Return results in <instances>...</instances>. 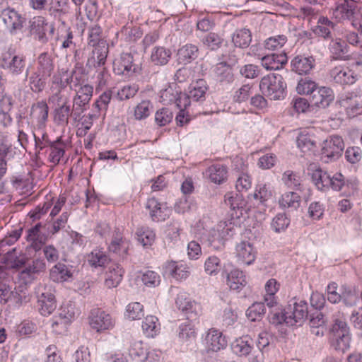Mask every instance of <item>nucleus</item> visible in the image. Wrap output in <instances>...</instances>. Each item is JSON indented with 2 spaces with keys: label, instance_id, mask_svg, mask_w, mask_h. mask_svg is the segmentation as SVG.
<instances>
[{
  "label": "nucleus",
  "instance_id": "obj_10",
  "mask_svg": "<svg viewBox=\"0 0 362 362\" xmlns=\"http://www.w3.org/2000/svg\"><path fill=\"white\" fill-rule=\"evenodd\" d=\"M334 99L333 90L326 86H317L309 97L312 106L320 109H325L329 106Z\"/></svg>",
  "mask_w": 362,
  "mask_h": 362
},
{
  "label": "nucleus",
  "instance_id": "obj_39",
  "mask_svg": "<svg viewBox=\"0 0 362 362\" xmlns=\"http://www.w3.org/2000/svg\"><path fill=\"white\" fill-rule=\"evenodd\" d=\"M72 274L68 267L62 263H58L50 270L49 277L55 282L66 281L71 276Z\"/></svg>",
  "mask_w": 362,
  "mask_h": 362
},
{
  "label": "nucleus",
  "instance_id": "obj_50",
  "mask_svg": "<svg viewBox=\"0 0 362 362\" xmlns=\"http://www.w3.org/2000/svg\"><path fill=\"white\" fill-rule=\"evenodd\" d=\"M171 51L163 47H155L152 52L151 59L156 65L166 64L171 57Z\"/></svg>",
  "mask_w": 362,
  "mask_h": 362
},
{
  "label": "nucleus",
  "instance_id": "obj_40",
  "mask_svg": "<svg viewBox=\"0 0 362 362\" xmlns=\"http://www.w3.org/2000/svg\"><path fill=\"white\" fill-rule=\"evenodd\" d=\"M69 76L71 90L83 86V85L88 84L87 83L86 70L82 66H76L71 73L69 74Z\"/></svg>",
  "mask_w": 362,
  "mask_h": 362
},
{
  "label": "nucleus",
  "instance_id": "obj_13",
  "mask_svg": "<svg viewBox=\"0 0 362 362\" xmlns=\"http://www.w3.org/2000/svg\"><path fill=\"white\" fill-rule=\"evenodd\" d=\"M330 187L335 191H341L344 196H351L356 190L357 182L354 180H346L344 176L338 173L331 176Z\"/></svg>",
  "mask_w": 362,
  "mask_h": 362
},
{
  "label": "nucleus",
  "instance_id": "obj_58",
  "mask_svg": "<svg viewBox=\"0 0 362 362\" xmlns=\"http://www.w3.org/2000/svg\"><path fill=\"white\" fill-rule=\"evenodd\" d=\"M173 118V112L168 107H162L158 110L155 114L156 123L160 126L163 127L168 124Z\"/></svg>",
  "mask_w": 362,
  "mask_h": 362
},
{
  "label": "nucleus",
  "instance_id": "obj_60",
  "mask_svg": "<svg viewBox=\"0 0 362 362\" xmlns=\"http://www.w3.org/2000/svg\"><path fill=\"white\" fill-rule=\"evenodd\" d=\"M138 241L144 246L147 247L153 244L155 240V233L148 228H141L136 232Z\"/></svg>",
  "mask_w": 362,
  "mask_h": 362
},
{
  "label": "nucleus",
  "instance_id": "obj_47",
  "mask_svg": "<svg viewBox=\"0 0 362 362\" xmlns=\"http://www.w3.org/2000/svg\"><path fill=\"white\" fill-rule=\"evenodd\" d=\"M153 105L149 100H143L134 109V117L136 120L146 119L153 111Z\"/></svg>",
  "mask_w": 362,
  "mask_h": 362
},
{
  "label": "nucleus",
  "instance_id": "obj_38",
  "mask_svg": "<svg viewBox=\"0 0 362 362\" xmlns=\"http://www.w3.org/2000/svg\"><path fill=\"white\" fill-rule=\"evenodd\" d=\"M12 187L22 194H30L33 189L30 180L22 175H13L10 177Z\"/></svg>",
  "mask_w": 362,
  "mask_h": 362
},
{
  "label": "nucleus",
  "instance_id": "obj_55",
  "mask_svg": "<svg viewBox=\"0 0 362 362\" xmlns=\"http://www.w3.org/2000/svg\"><path fill=\"white\" fill-rule=\"evenodd\" d=\"M317 86L318 85L314 81L306 77L299 80L296 90L300 95H308L310 97Z\"/></svg>",
  "mask_w": 362,
  "mask_h": 362
},
{
  "label": "nucleus",
  "instance_id": "obj_59",
  "mask_svg": "<svg viewBox=\"0 0 362 362\" xmlns=\"http://www.w3.org/2000/svg\"><path fill=\"white\" fill-rule=\"evenodd\" d=\"M223 39L217 33H209L202 38L203 44L211 50L221 47Z\"/></svg>",
  "mask_w": 362,
  "mask_h": 362
},
{
  "label": "nucleus",
  "instance_id": "obj_17",
  "mask_svg": "<svg viewBox=\"0 0 362 362\" xmlns=\"http://www.w3.org/2000/svg\"><path fill=\"white\" fill-rule=\"evenodd\" d=\"M329 50L333 59L349 61L351 59L349 47L346 42L341 38L332 40L329 44Z\"/></svg>",
  "mask_w": 362,
  "mask_h": 362
},
{
  "label": "nucleus",
  "instance_id": "obj_18",
  "mask_svg": "<svg viewBox=\"0 0 362 362\" xmlns=\"http://www.w3.org/2000/svg\"><path fill=\"white\" fill-rule=\"evenodd\" d=\"M48 23L42 16L34 17L30 21V29L32 35L37 39L41 43H45L48 41L46 35Z\"/></svg>",
  "mask_w": 362,
  "mask_h": 362
},
{
  "label": "nucleus",
  "instance_id": "obj_57",
  "mask_svg": "<svg viewBox=\"0 0 362 362\" xmlns=\"http://www.w3.org/2000/svg\"><path fill=\"white\" fill-rule=\"evenodd\" d=\"M158 318L153 315H148L142 323V329L144 332L147 337H154L157 332L158 328Z\"/></svg>",
  "mask_w": 362,
  "mask_h": 362
},
{
  "label": "nucleus",
  "instance_id": "obj_45",
  "mask_svg": "<svg viewBox=\"0 0 362 362\" xmlns=\"http://www.w3.org/2000/svg\"><path fill=\"white\" fill-rule=\"evenodd\" d=\"M74 35L71 28L67 27L64 22H62V26L58 28L57 40L61 43L62 48L66 49L73 44Z\"/></svg>",
  "mask_w": 362,
  "mask_h": 362
},
{
  "label": "nucleus",
  "instance_id": "obj_28",
  "mask_svg": "<svg viewBox=\"0 0 362 362\" xmlns=\"http://www.w3.org/2000/svg\"><path fill=\"white\" fill-rule=\"evenodd\" d=\"M287 57L285 53L268 54L261 58L262 66L267 70H278L286 64Z\"/></svg>",
  "mask_w": 362,
  "mask_h": 362
},
{
  "label": "nucleus",
  "instance_id": "obj_64",
  "mask_svg": "<svg viewBox=\"0 0 362 362\" xmlns=\"http://www.w3.org/2000/svg\"><path fill=\"white\" fill-rule=\"evenodd\" d=\"M290 221L284 214H277L272 220L271 226L276 233L284 230L289 225Z\"/></svg>",
  "mask_w": 362,
  "mask_h": 362
},
{
  "label": "nucleus",
  "instance_id": "obj_16",
  "mask_svg": "<svg viewBox=\"0 0 362 362\" xmlns=\"http://www.w3.org/2000/svg\"><path fill=\"white\" fill-rule=\"evenodd\" d=\"M1 16L11 33L21 30L23 26L25 18L13 8H7L4 9Z\"/></svg>",
  "mask_w": 362,
  "mask_h": 362
},
{
  "label": "nucleus",
  "instance_id": "obj_7",
  "mask_svg": "<svg viewBox=\"0 0 362 362\" xmlns=\"http://www.w3.org/2000/svg\"><path fill=\"white\" fill-rule=\"evenodd\" d=\"M1 66L11 75L19 76L25 70V57L23 54L8 53L3 56Z\"/></svg>",
  "mask_w": 362,
  "mask_h": 362
},
{
  "label": "nucleus",
  "instance_id": "obj_4",
  "mask_svg": "<svg viewBox=\"0 0 362 362\" xmlns=\"http://www.w3.org/2000/svg\"><path fill=\"white\" fill-rule=\"evenodd\" d=\"M5 270L0 266V304L12 303L13 305L19 306L25 300L26 296L22 291L13 290L7 285L4 280Z\"/></svg>",
  "mask_w": 362,
  "mask_h": 362
},
{
  "label": "nucleus",
  "instance_id": "obj_36",
  "mask_svg": "<svg viewBox=\"0 0 362 362\" xmlns=\"http://www.w3.org/2000/svg\"><path fill=\"white\" fill-rule=\"evenodd\" d=\"M26 76L28 77L29 87L33 93H40L46 87L47 78L36 71H33L29 76L28 71H26Z\"/></svg>",
  "mask_w": 362,
  "mask_h": 362
},
{
  "label": "nucleus",
  "instance_id": "obj_12",
  "mask_svg": "<svg viewBox=\"0 0 362 362\" xmlns=\"http://www.w3.org/2000/svg\"><path fill=\"white\" fill-rule=\"evenodd\" d=\"M129 246L130 241L124 237L119 229L115 230L108 245L109 251L124 258L128 254Z\"/></svg>",
  "mask_w": 362,
  "mask_h": 362
},
{
  "label": "nucleus",
  "instance_id": "obj_8",
  "mask_svg": "<svg viewBox=\"0 0 362 362\" xmlns=\"http://www.w3.org/2000/svg\"><path fill=\"white\" fill-rule=\"evenodd\" d=\"M73 90L75 91L73 98L74 111L81 112L83 114L89 107V103L93 96V87L90 84H86Z\"/></svg>",
  "mask_w": 362,
  "mask_h": 362
},
{
  "label": "nucleus",
  "instance_id": "obj_63",
  "mask_svg": "<svg viewBox=\"0 0 362 362\" xmlns=\"http://www.w3.org/2000/svg\"><path fill=\"white\" fill-rule=\"evenodd\" d=\"M221 261L216 256L209 257L204 263V270L209 275H216L221 269Z\"/></svg>",
  "mask_w": 362,
  "mask_h": 362
},
{
  "label": "nucleus",
  "instance_id": "obj_23",
  "mask_svg": "<svg viewBox=\"0 0 362 362\" xmlns=\"http://www.w3.org/2000/svg\"><path fill=\"white\" fill-rule=\"evenodd\" d=\"M124 273V270L119 264H111L106 272L105 286L109 288L117 287L121 282Z\"/></svg>",
  "mask_w": 362,
  "mask_h": 362
},
{
  "label": "nucleus",
  "instance_id": "obj_20",
  "mask_svg": "<svg viewBox=\"0 0 362 362\" xmlns=\"http://www.w3.org/2000/svg\"><path fill=\"white\" fill-rule=\"evenodd\" d=\"M204 175L211 182L220 185L226 180L228 170L225 165L216 163L209 166Z\"/></svg>",
  "mask_w": 362,
  "mask_h": 362
},
{
  "label": "nucleus",
  "instance_id": "obj_61",
  "mask_svg": "<svg viewBox=\"0 0 362 362\" xmlns=\"http://www.w3.org/2000/svg\"><path fill=\"white\" fill-rule=\"evenodd\" d=\"M287 42V37L284 35H278L270 37L264 42L265 48L269 50H276L281 48Z\"/></svg>",
  "mask_w": 362,
  "mask_h": 362
},
{
  "label": "nucleus",
  "instance_id": "obj_52",
  "mask_svg": "<svg viewBox=\"0 0 362 362\" xmlns=\"http://www.w3.org/2000/svg\"><path fill=\"white\" fill-rule=\"evenodd\" d=\"M103 30L98 24L93 23L88 28V44L95 46L101 42H106L102 38Z\"/></svg>",
  "mask_w": 362,
  "mask_h": 362
},
{
  "label": "nucleus",
  "instance_id": "obj_62",
  "mask_svg": "<svg viewBox=\"0 0 362 362\" xmlns=\"http://www.w3.org/2000/svg\"><path fill=\"white\" fill-rule=\"evenodd\" d=\"M264 313V303H255L247 310V316L251 321H255L262 317Z\"/></svg>",
  "mask_w": 362,
  "mask_h": 362
},
{
  "label": "nucleus",
  "instance_id": "obj_42",
  "mask_svg": "<svg viewBox=\"0 0 362 362\" xmlns=\"http://www.w3.org/2000/svg\"><path fill=\"white\" fill-rule=\"evenodd\" d=\"M335 24L327 17L319 18L317 25L314 29V33L322 37H331V30L334 29Z\"/></svg>",
  "mask_w": 362,
  "mask_h": 362
},
{
  "label": "nucleus",
  "instance_id": "obj_54",
  "mask_svg": "<svg viewBox=\"0 0 362 362\" xmlns=\"http://www.w3.org/2000/svg\"><path fill=\"white\" fill-rule=\"evenodd\" d=\"M48 102L54 106L69 104L70 93L67 90H51Z\"/></svg>",
  "mask_w": 362,
  "mask_h": 362
},
{
  "label": "nucleus",
  "instance_id": "obj_1",
  "mask_svg": "<svg viewBox=\"0 0 362 362\" xmlns=\"http://www.w3.org/2000/svg\"><path fill=\"white\" fill-rule=\"evenodd\" d=\"M259 88L262 94L276 100L284 98L286 84L281 75L272 74L261 79Z\"/></svg>",
  "mask_w": 362,
  "mask_h": 362
},
{
  "label": "nucleus",
  "instance_id": "obj_19",
  "mask_svg": "<svg viewBox=\"0 0 362 362\" xmlns=\"http://www.w3.org/2000/svg\"><path fill=\"white\" fill-rule=\"evenodd\" d=\"M146 208L150 211V216L153 221H162L165 220L168 216L170 209L163 206L155 198L148 199Z\"/></svg>",
  "mask_w": 362,
  "mask_h": 362
},
{
  "label": "nucleus",
  "instance_id": "obj_34",
  "mask_svg": "<svg viewBox=\"0 0 362 362\" xmlns=\"http://www.w3.org/2000/svg\"><path fill=\"white\" fill-rule=\"evenodd\" d=\"M69 73L62 69L54 74L52 78L50 90H66L69 83Z\"/></svg>",
  "mask_w": 362,
  "mask_h": 362
},
{
  "label": "nucleus",
  "instance_id": "obj_53",
  "mask_svg": "<svg viewBox=\"0 0 362 362\" xmlns=\"http://www.w3.org/2000/svg\"><path fill=\"white\" fill-rule=\"evenodd\" d=\"M250 341H252V339L248 337L236 339L233 344V351L240 356L248 355L252 351V346Z\"/></svg>",
  "mask_w": 362,
  "mask_h": 362
},
{
  "label": "nucleus",
  "instance_id": "obj_41",
  "mask_svg": "<svg viewBox=\"0 0 362 362\" xmlns=\"http://www.w3.org/2000/svg\"><path fill=\"white\" fill-rule=\"evenodd\" d=\"M213 73L216 79L221 82H230L233 80L232 69L226 62L217 64L213 68Z\"/></svg>",
  "mask_w": 362,
  "mask_h": 362
},
{
  "label": "nucleus",
  "instance_id": "obj_3",
  "mask_svg": "<svg viewBox=\"0 0 362 362\" xmlns=\"http://www.w3.org/2000/svg\"><path fill=\"white\" fill-rule=\"evenodd\" d=\"M75 307L71 303L63 305L59 309L57 315L53 317L51 320L52 332L56 334H63L66 332L68 326L75 317Z\"/></svg>",
  "mask_w": 362,
  "mask_h": 362
},
{
  "label": "nucleus",
  "instance_id": "obj_22",
  "mask_svg": "<svg viewBox=\"0 0 362 362\" xmlns=\"http://www.w3.org/2000/svg\"><path fill=\"white\" fill-rule=\"evenodd\" d=\"M236 253L238 261L246 265L252 264L256 257L252 245L245 241L241 242L236 246Z\"/></svg>",
  "mask_w": 362,
  "mask_h": 362
},
{
  "label": "nucleus",
  "instance_id": "obj_24",
  "mask_svg": "<svg viewBox=\"0 0 362 362\" xmlns=\"http://www.w3.org/2000/svg\"><path fill=\"white\" fill-rule=\"evenodd\" d=\"M165 272L177 280L185 279L190 274V267L182 262L170 261L165 264Z\"/></svg>",
  "mask_w": 362,
  "mask_h": 362
},
{
  "label": "nucleus",
  "instance_id": "obj_33",
  "mask_svg": "<svg viewBox=\"0 0 362 362\" xmlns=\"http://www.w3.org/2000/svg\"><path fill=\"white\" fill-rule=\"evenodd\" d=\"M287 309L290 313L289 316L293 320V325L297 322H300L308 317V304L303 300L295 303L293 308L290 307Z\"/></svg>",
  "mask_w": 362,
  "mask_h": 362
},
{
  "label": "nucleus",
  "instance_id": "obj_32",
  "mask_svg": "<svg viewBox=\"0 0 362 362\" xmlns=\"http://www.w3.org/2000/svg\"><path fill=\"white\" fill-rule=\"evenodd\" d=\"M49 107L45 100L34 103L31 107V116L37 120L40 126H45L48 119Z\"/></svg>",
  "mask_w": 362,
  "mask_h": 362
},
{
  "label": "nucleus",
  "instance_id": "obj_25",
  "mask_svg": "<svg viewBox=\"0 0 362 362\" xmlns=\"http://www.w3.org/2000/svg\"><path fill=\"white\" fill-rule=\"evenodd\" d=\"M54 70V60L47 52L40 54L37 59L36 71L47 78L51 76Z\"/></svg>",
  "mask_w": 362,
  "mask_h": 362
},
{
  "label": "nucleus",
  "instance_id": "obj_35",
  "mask_svg": "<svg viewBox=\"0 0 362 362\" xmlns=\"http://www.w3.org/2000/svg\"><path fill=\"white\" fill-rule=\"evenodd\" d=\"M251 41V31L247 28L237 29L232 35V42L236 47L246 48Z\"/></svg>",
  "mask_w": 362,
  "mask_h": 362
},
{
  "label": "nucleus",
  "instance_id": "obj_14",
  "mask_svg": "<svg viewBox=\"0 0 362 362\" xmlns=\"http://www.w3.org/2000/svg\"><path fill=\"white\" fill-rule=\"evenodd\" d=\"M136 69L133 56L129 53H122L118 59L113 62V71L117 75L129 76L136 72Z\"/></svg>",
  "mask_w": 362,
  "mask_h": 362
},
{
  "label": "nucleus",
  "instance_id": "obj_2",
  "mask_svg": "<svg viewBox=\"0 0 362 362\" xmlns=\"http://www.w3.org/2000/svg\"><path fill=\"white\" fill-rule=\"evenodd\" d=\"M332 332L333 338L332 340V346L338 351L344 352L349 348L351 337L349 328L342 317H337L332 325Z\"/></svg>",
  "mask_w": 362,
  "mask_h": 362
},
{
  "label": "nucleus",
  "instance_id": "obj_29",
  "mask_svg": "<svg viewBox=\"0 0 362 362\" xmlns=\"http://www.w3.org/2000/svg\"><path fill=\"white\" fill-rule=\"evenodd\" d=\"M314 59L298 55L291 61L292 70L300 75L307 74L314 66Z\"/></svg>",
  "mask_w": 362,
  "mask_h": 362
},
{
  "label": "nucleus",
  "instance_id": "obj_27",
  "mask_svg": "<svg viewBox=\"0 0 362 362\" xmlns=\"http://www.w3.org/2000/svg\"><path fill=\"white\" fill-rule=\"evenodd\" d=\"M205 340L207 349L212 351H218L227 345V342L222 336V333L216 329H209Z\"/></svg>",
  "mask_w": 362,
  "mask_h": 362
},
{
  "label": "nucleus",
  "instance_id": "obj_15",
  "mask_svg": "<svg viewBox=\"0 0 362 362\" xmlns=\"http://www.w3.org/2000/svg\"><path fill=\"white\" fill-rule=\"evenodd\" d=\"M341 106L344 107L349 117L362 115V102L355 93H348L340 100Z\"/></svg>",
  "mask_w": 362,
  "mask_h": 362
},
{
  "label": "nucleus",
  "instance_id": "obj_46",
  "mask_svg": "<svg viewBox=\"0 0 362 362\" xmlns=\"http://www.w3.org/2000/svg\"><path fill=\"white\" fill-rule=\"evenodd\" d=\"M49 146L50 149L49 160L56 165L64 155V144L61 142L60 139H57L54 141L49 142Z\"/></svg>",
  "mask_w": 362,
  "mask_h": 362
},
{
  "label": "nucleus",
  "instance_id": "obj_43",
  "mask_svg": "<svg viewBox=\"0 0 362 362\" xmlns=\"http://www.w3.org/2000/svg\"><path fill=\"white\" fill-rule=\"evenodd\" d=\"M297 146L302 152L313 151L316 147V141L313 135L305 131L301 132L297 137Z\"/></svg>",
  "mask_w": 362,
  "mask_h": 362
},
{
  "label": "nucleus",
  "instance_id": "obj_11",
  "mask_svg": "<svg viewBox=\"0 0 362 362\" xmlns=\"http://www.w3.org/2000/svg\"><path fill=\"white\" fill-rule=\"evenodd\" d=\"M74 105L72 107L69 104L54 106L53 110V120L58 126H65L69 124L70 117L77 119L82 115L81 112L74 111Z\"/></svg>",
  "mask_w": 362,
  "mask_h": 362
},
{
  "label": "nucleus",
  "instance_id": "obj_9",
  "mask_svg": "<svg viewBox=\"0 0 362 362\" xmlns=\"http://www.w3.org/2000/svg\"><path fill=\"white\" fill-rule=\"evenodd\" d=\"M89 324L92 329L100 332L112 329L115 325V320L105 311L94 309L89 316Z\"/></svg>",
  "mask_w": 362,
  "mask_h": 362
},
{
  "label": "nucleus",
  "instance_id": "obj_51",
  "mask_svg": "<svg viewBox=\"0 0 362 362\" xmlns=\"http://www.w3.org/2000/svg\"><path fill=\"white\" fill-rule=\"evenodd\" d=\"M129 354L134 357L137 358L140 361L147 360L151 358V353H147L146 349L143 346L141 341H134L131 344L129 348Z\"/></svg>",
  "mask_w": 362,
  "mask_h": 362
},
{
  "label": "nucleus",
  "instance_id": "obj_49",
  "mask_svg": "<svg viewBox=\"0 0 362 362\" xmlns=\"http://www.w3.org/2000/svg\"><path fill=\"white\" fill-rule=\"evenodd\" d=\"M206 90V81L202 79L198 80L191 86L189 91V98L196 102L202 101L205 99Z\"/></svg>",
  "mask_w": 362,
  "mask_h": 362
},
{
  "label": "nucleus",
  "instance_id": "obj_5",
  "mask_svg": "<svg viewBox=\"0 0 362 362\" xmlns=\"http://www.w3.org/2000/svg\"><path fill=\"white\" fill-rule=\"evenodd\" d=\"M344 148V143L339 136H332L326 139L322 147V159L328 163L339 158Z\"/></svg>",
  "mask_w": 362,
  "mask_h": 362
},
{
  "label": "nucleus",
  "instance_id": "obj_56",
  "mask_svg": "<svg viewBox=\"0 0 362 362\" xmlns=\"http://www.w3.org/2000/svg\"><path fill=\"white\" fill-rule=\"evenodd\" d=\"M300 197L296 192H286L279 199V204L284 208H294L299 206Z\"/></svg>",
  "mask_w": 362,
  "mask_h": 362
},
{
  "label": "nucleus",
  "instance_id": "obj_48",
  "mask_svg": "<svg viewBox=\"0 0 362 362\" xmlns=\"http://www.w3.org/2000/svg\"><path fill=\"white\" fill-rule=\"evenodd\" d=\"M227 284L233 290H238L246 284L245 276L242 271L234 269L227 276Z\"/></svg>",
  "mask_w": 362,
  "mask_h": 362
},
{
  "label": "nucleus",
  "instance_id": "obj_6",
  "mask_svg": "<svg viewBox=\"0 0 362 362\" xmlns=\"http://www.w3.org/2000/svg\"><path fill=\"white\" fill-rule=\"evenodd\" d=\"M358 7L355 3L349 0H342L337 2L335 8L333 10V16L339 22L344 21H351L353 27L356 28V21L355 15L356 14Z\"/></svg>",
  "mask_w": 362,
  "mask_h": 362
},
{
  "label": "nucleus",
  "instance_id": "obj_37",
  "mask_svg": "<svg viewBox=\"0 0 362 362\" xmlns=\"http://www.w3.org/2000/svg\"><path fill=\"white\" fill-rule=\"evenodd\" d=\"M330 75L336 83L340 84H349L354 82V78L351 70L341 66H336L330 71Z\"/></svg>",
  "mask_w": 362,
  "mask_h": 362
},
{
  "label": "nucleus",
  "instance_id": "obj_26",
  "mask_svg": "<svg viewBox=\"0 0 362 362\" xmlns=\"http://www.w3.org/2000/svg\"><path fill=\"white\" fill-rule=\"evenodd\" d=\"M235 223L231 220L221 221L217 226V229L212 233L213 241L221 242L232 237L235 232Z\"/></svg>",
  "mask_w": 362,
  "mask_h": 362
},
{
  "label": "nucleus",
  "instance_id": "obj_44",
  "mask_svg": "<svg viewBox=\"0 0 362 362\" xmlns=\"http://www.w3.org/2000/svg\"><path fill=\"white\" fill-rule=\"evenodd\" d=\"M15 152L11 146L1 144L0 145V180L7 171V162L13 157Z\"/></svg>",
  "mask_w": 362,
  "mask_h": 362
},
{
  "label": "nucleus",
  "instance_id": "obj_31",
  "mask_svg": "<svg viewBox=\"0 0 362 362\" xmlns=\"http://www.w3.org/2000/svg\"><path fill=\"white\" fill-rule=\"evenodd\" d=\"M331 175L322 168H318L311 173L312 181L318 189L326 191L330 187Z\"/></svg>",
  "mask_w": 362,
  "mask_h": 362
},
{
  "label": "nucleus",
  "instance_id": "obj_30",
  "mask_svg": "<svg viewBox=\"0 0 362 362\" xmlns=\"http://www.w3.org/2000/svg\"><path fill=\"white\" fill-rule=\"evenodd\" d=\"M198 56L199 49L197 46L192 44H187L177 51V60L180 64H189L196 59Z\"/></svg>",
  "mask_w": 362,
  "mask_h": 362
},
{
  "label": "nucleus",
  "instance_id": "obj_21",
  "mask_svg": "<svg viewBox=\"0 0 362 362\" xmlns=\"http://www.w3.org/2000/svg\"><path fill=\"white\" fill-rule=\"evenodd\" d=\"M42 227V223H39L28 230L26 239L35 251L40 250L47 240L46 235L41 231Z\"/></svg>",
  "mask_w": 362,
  "mask_h": 362
}]
</instances>
